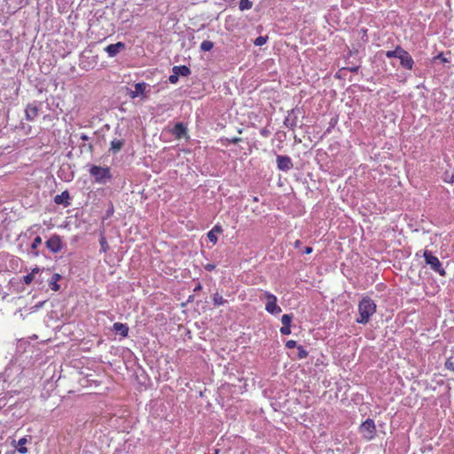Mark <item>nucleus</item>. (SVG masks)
I'll return each mask as SVG.
<instances>
[{
  "label": "nucleus",
  "instance_id": "09e8293b",
  "mask_svg": "<svg viewBox=\"0 0 454 454\" xmlns=\"http://www.w3.org/2000/svg\"><path fill=\"white\" fill-rule=\"evenodd\" d=\"M200 286H197V288H194V291H197V289H200Z\"/></svg>",
  "mask_w": 454,
  "mask_h": 454
},
{
  "label": "nucleus",
  "instance_id": "412c9836",
  "mask_svg": "<svg viewBox=\"0 0 454 454\" xmlns=\"http://www.w3.org/2000/svg\"><path fill=\"white\" fill-rule=\"evenodd\" d=\"M212 301L215 306H222L227 302V301L218 293L213 294Z\"/></svg>",
  "mask_w": 454,
  "mask_h": 454
},
{
  "label": "nucleus",
  "instance_id": "a19ab883",
  "mask_svg": "<svg viewBox=\"0 0 454 454\" xmlns=\"http://www.w3.org/2000/svg\"><path fill=\"white\" fill-rule=\"evenodd\" d=\"M313 249L311 247H307L305 249H304V253L309 254L310 253H312Z\"/></svg>",
  "mask_w": 454,
  "mask_h": 454
},
{
  "label": "nucleus",
  "instance_id": "2f4dec72",
  "mask_svg": "<svg viewBox=\"0 0 454 454\" xmlns=\"http://www.w3.org/2000/svg\"><path fill=\"white\" fill-rule=\"evenodd\" d=\"M280 333H281V334H283V335H289V334L291 333V328H290V326L283 325V326L280 328Z\"/></svg>",
  "mask_w": 454,
  "mask_h": 454
},
{
  "label": "nucleus",
  "instance_id": "f257e3e1",
  "mask_svg": "<svg viewBox=\"0 0 454 454\" xmlns=\"http://www.w3.org/2000/svg\"><path fill=\"white\" fill-rule=\"evenodd\" d=\"M376 308L375 302L371 298L364 297L358 303V317L356 321L362 325L367 324L376 312Z\"/></svg>",
  "mask_w": 454,
  "mask_h": 454
},
{
  "label": "nucleus",
  "instance_id": "c03bdc74",
  "mask_svg": "<svg viewBox=\"0 0 454 454\" xmlns=\"http://www.w3.org/2000/svg\"><path fill=\"white\" fill-rule=\"evenodd\" d=\"M0 294H3V295H2V298H3V299H4V298H5V296H6V294H3V292H2V286H1V285H0Z\"/></svg>",
  "mask_w": 454,
  "mask_h": 454
},
{
  "label": "nucleus",
  "instance_id": "473e14b6",
  "mask_svg": "<svg viewBox=\"0 0 454 454\" xmlns=\"http://www.w3.org/2000/svg\"><path fill=\"white\" fill-rule=\"evenodd\" d=\"M178 78H179V76L177 74H176V73H173L172 74L169 75L168 81L170 83L175 84L177 82Z\"/></svg>",
  "mask_w": 454,
  "mask_h": 454
},
{
  "label": "nucleus",
  "instance_id": "9d476101",
  "mask_svg": "<svg viewBox=\"0 0 454 454\" xmlns=\"http://www.w3.org/2000/svg\"><path fill=\"white\" fill-rule=\"evenodd\" d=\"M69 200L70 194L67 191H64L60 194H58L54 197V202L57 205H63L64 207L70 205Z\"/></svg>",
  "mask_w": 454,
  "mask_h": 454
},
{
  "label": "nucleus",
  "instance_id": "7ed1b4c3",
  "mask_svg": "<svg viewBox=\"0 0 454 454\" xmlns=\"http://www.w3.org/2000/svg\"><path fill=\"white\" fill-rule=\"evenodd\" d=\"M90 174L95 178L97 183H106L112 178L110 168L108 167L92 166Z\"/></svg>",
  "mask_w": 454,
  "mask_h": 454
},
{
  "label": "nucleus",
  "instance_id": "5701e85b",
  "mask_svg": "<svg viewBox=\"0 0 454 454\" xmlns=\"http://www.w3.org/2000/svg\"><path fill=\"white\" fill-rule=\"evenodd\" d=\"M99 244H100V251L103 253H106L107 250L109 249V246H108L106 237L103 234L100 235Z\"/></svg>",
  "mask_w": 454,
  "mask_h": 454
},
{
  "label": "nucleus",
  "instance_id": "c756f323",
  "mask_svg": "<svg viewBox=\"0 0 454 454\" xmlns=\"http://www.w3.org/2000/svg\"><path fill=\"white\" fill-rule=\"evenodd\" d=\"M207 235L210 242H212L213 244H215L217 242V237L216 234L214 233V231H209Z\"/></svg>",
  "mask_w": 454,
  "mask_h": 454
},
{
  "label": "nucleus",
  "instance_id": "f704fd0d",
  "mask_svg": "<svg viewBox=\"0 0 454 454\" xmlns=\"http://www.w3.org/2000/svg\"><path fill=\"white\" fill-rule=\"evenodd\" d=\"M215 268V264L207 263L205 265V270L207 271H212Z\"/></svg>",
  "mask_w": 454,
  "mask_h": 454
},
{
  "label": "nucleus",
  "instance_id": "2eb2a0df",
  "mask_svg": "<svg viewBox=\"0 0 454 454\" xmlns=\"http://www.w3.org/2000/svg\"><path fill=\"white\" fill-rule=\"evenodd\" d=\"M124 142L125 141L123 138H118V137L114 138L111 141L110 151L114 154L119 153L121 150V148L123 147Z\"/></svg>",
  "mask_w": 454,
  "mask_h": 454
},
{
  "label": "nucleus",
  "instance_id": "c85d7f7f",
  "mask_svg": "<svg viewBox=\"0 0 454 454\" xmlns=\"http://www.w3.org/2000/svg\"><path fill=\"white\" fill-rule=\"evenodd\" d=\"M267 40H268V36H262V35H261V36H258V37L254 40V45H256V46H262L263 44H265V43H267Z\"/></svg>",
  "mask_w": 454,
  "mask_h": 454
},
{
  "label": "nucleus",
  "instance_id": "49530a36",
  "mask_svg": "<svg viewBox=\"0 0 454 454\" xmlns=\"http://www.w3.org/2000/svg\"><path fill=\"white\" fill-rule=\"evenodd\" d=\"M253 200H254V202H257V201H258V198H257V197H254Z\"/></svg>",
  "mask_w": 454,
  "mask_h": 454
},
{
  "label": "nucleus",
  "instance_id": "7c9ffc66",
  "mask_svg": "<svg viewBox=\"0 0 454 454\" xmlns=\"http://www.w3.org/2000/svg\"><path fill=\"white\" fill-rule=\"evenodd\" d=\"M445 368L454 372V362L450 358L445 362Z\"/></svg>",
  "mask_w": 454,
  "mask_h": 454
},
{
  "label": "nucleus",
  "instance_id": "a18cd8bd",
  "mask_svg": "<svg viewBox=\"0 0 454 454\" xmlns=\"http://www.w3.org/2000/svg\"><path fill=\"white\" fill-rule=\"evenodd\" d=\"M88 149H89V151H90V152L92 151L93 146H92V145H91V144H90V145H88Z\"/></svg>",
  "mask_w": 454,
  "mask_h": 454
},
{
  "label": "nucleus",
  "instance_id": "1a4fd4ad",
  "mask_svg": "<svg viewBox=\"0 0 454 454\" xmlns=\"http://www.w3.org/2000/svg\"><path fill=\"white\" fill-rule=\"evenodd\" d=\"M401 66L408 70H411L414 65V61L411 56V54L407 51H403V53L399 56Z\"/></svg>",
  "mask_w": 454,
  "mask_h": 454
},
{
  "label": "nucleus",
  "instance_id": "393cba45",
  "mask_svg": "<svg viewBox=\"0 0 454 454\" xmlns=\"http://www.w3.org/2000/svg\"><path fill=\"white\" fill-rule=\"evenodd\" d=\"M42 244V239L41 237L37 236L34 239L31 248L34 250V255L38 256V252L35 251V249Z\"/></svg>",
  "mask_w": 454,
  "mask_h": 454
},
{
  "label": "nucleus",
  "instance_id": "aec40b11",
  "mask_svg": "<svg viewBox=\"0 0 454 454\" xmlns=\"http://www.w3.org/2000/svg\"><path fill=\"white\" fill-rule=\"evenodd\" d=\"M404 49H403L401 46H397L394 51H387L385 55L387 59L392 58H397L399 59V56L403 53Z\"/></svg>",
  "mask_w": 454,
  "mask_h": 454
},
{
  "label": "nucleus",
  "instance_id": "de8ad7c7",
  "mask_svg": "<svg viewBox=\"0 0 454 454\" xmlns=\"http://www.w3.org/2000/svg\"><path fill=\"white\" fill-rule=\"evenodd\" d=\"M200 286H197V288H194V291H197V289H200Z\"/></svg>",
  "mask_w": 454,
  "mask_h": 454
},
{
  "label": "nucleus",
  "instance_id": "b1692460",
  "mask_svg": "<svg viewBox=\"0 0 454 454\" xmlns=\"http://www.w3.org/2000/svg\"><path fill=\"white\" fill-rule=\"evenodd\" d=\"M253 6V3L250 0H240L239 1V10L246 11L251 9Z\"/></svg>",
  "mask_w": 454,
  "mask_h": 454
},
{
  "label": "nucleus",
  "instance_id": "79ce46f5",
  "mask_svg": "<svg viewBox=\"0 0 454 454\" xmlns=\"http://www.w3.org/2000/svg\"><path fill=\"white\" fill-rule=\"evenodd\" d=\"M80 138H81L82 140H83V141H87V140H89V139H90V137H89L86 134H82V135L80 136Z\"/></svg>",
  "mask_w": 454,
  "mask_h": 454
},
{
  "label": "nucleus",
  "instance_id": "72a5a7b5",
  "mask_svg": "<svg viewBox=\"0 0 454 454\" xmlns=\"http://www.w3.org/2000/svg\"><path fill=\"white\" fill-rule=\"evenodd\" d=\"M286 347L287 348H294L295 347H298L297 346V342L295 340H289L286 342Z\"/></svg>",
  "mask_w": 454,
  "mask_h": 454
},
{
  "label": "nucleus",
  "instance_id": "423d86ee",
  "mask_svg": "<svg viewBox=\"0 0 454 454\" xmlns=\"http://www.w3.org/2000/svg\"><path fill=\"white\" fill-rule=\"evenodd\" d=\"M46 247L51 253H59L63 248V242L61 238L59 235H52L50 239L45 242Z\"/></svg>",
  "mask_w": 454,
  "mask_h": 454
},
{
  "label": "nucleus",
  "instance_id": "ea45409f",
  "mask_svg": "<svg viewBox=\"0 0 454 454\" xmlns=\"http://www.w3.org/2000/svg\"><path fill=\"white\" fill-rule=\"evenodd\" d=\"M445 181L448 183L453 184L454 183V172L450 175V178Z\"/></svg>",
  "mask_w": 454,
  "mask_h": 454
},
{
  "label": "nucleus",
  "instance_id": "f03ea898",
  "mask_svg": "<svg viewBox=\"0 0 454 454\" xmlns=\"http://www.w3.org/2000/svg\"><path fill=\"white\" fill-rule=\"evenodd\" d=\"M423 257L425 259L426 264L429 266V268L438 273L440 276L444 277L446 275L445 269L442 267L440 260L433 254V253L429 250H425L423 253Z\"/></svg>",
  "mask_w": 454,
  "mask_h": 454
},
{
  "label": "nucleus",
  "instance_id": "4c0bfd02",
  "mask_svg": "<svg viewBox=\"0 0 454 454\" xmlns=\"http://www.w3.org/2000/svg\"><path fill=\"white\" fill-rule=\"evenodd\" d=\"M6 405L5 395L0 397V409Z\"/></svg>",
  "mask_w": 454,
  "mask_h": 454
},
{
  "label": "nucleus",
  "instance_id": "bb28decb",
  "mask_svg": "<svg viewBox=\"0 0 454 454\" xmlns=\"http://www.w3.org/2000/svg\"><path fill=\"white\" fill-rule=\"evenodd\" d=\"M292 318H293L292 315L284 314L281 317V323L283 324V325L290 326Z\"/></svg>",
  "mask_w": 454,
  "mask_h": 454
},
{
  "label": "nucleus",
  "instance_id": "ddd939ff",
  "mask_svg": "<svg viewBox=\"0 0 454 454\" xmlns=\"http://www.w3.org/2000/svg\"><path fill=\"white\" fill-rule=\"evenodd\" d=\"M173 135L176 138H182L186 136L187 129L182 122H177L173 128Z\"/></svg>",
  "mask_w": 454,
  "mask_h": 454
},
{
  "label": "nucleus",
  "instance_id": "6e6552de",
  "mask_svg": "<svg viewBox=\"0 0 454 454\" xmlns=\"http://www.w3.org/2000/svg\"><path fill=\"white\" fill-rule=\"evenodd\" d=\"M277 165L278 169L287 171L293 168L292 160L286 155H278L277 157Z\"/></svg>",
  "mask_w": 454,
  "mask_h": 454
},
{
  "label": "nucleus",
  "instance_id": "58836bf2",
  "mask_svg": "<svg viewBox=\"0 0 454 454\" xmlns=\"http://www.w3.org/2000/svg\"><path fill=\"white\" fill-rule=\"evenodd\" d=\"M260 133H261V135H262V137H267L269 136V134H270V131H269L268 129H262L260 131Z\"/></svg>",
  "mask_w": 454,
  "mask_h": 454
},
{
  "label": "nucleus",
  "instance_id": "6ab92c4d",
  "mask_svg": "<svg viewBox=\"0 0 454 454\" xmlns=\"http://www.w3.org/2000/svg\"><path fill=\"white\" fill-rule=\"evenodd\" d=\"M40 269L38 267H35L32 270V271L23 277V281L26 285H29L32 283V281L35 279V277L37 273H39Z\"/></svg>",
  "mask_w": 454,
  "mask_h": 454
},
{
  "label": "nucleus",
  "instance_id": "0eeeda50",
  "mask_svg": "<svg viewBox=\"0 0 454 454\" xmlns=\"http://www.w3.org/2000/svg\"><path fill=\"white\" fill-rule=\"evenodd\" d=\"M126 48V45L122 42H118L116 43L109 44L105 48V51L107 53L108 57L114 58L117 54H119L121 51Z\"/></svg>",
  "mask_w": 454,
  "mask_h": 454
},
{
  "label": "nucleus",
  "instance_id": "a211bd4d",
  "mask_svg": "<svg viewBox=\"0 0 454 454\" xmlns=\"http://www.w3.org/2000/svg\"><path fill=\"white\" fill-rule=\"evenodd\" d=\"M61 276L59 273H54L51 279L49 280V286L53 291H59V285L58 284V281L60 280Z\"/></svg>",
  "mask_w": 454,
  "mask_h": 454
},
{
  "label": "nucleus",
  "instance_id": "dca6fc26",
  "mask_svg": "<svg viewBox=\"0 0 454 454\" xmlns=\"http://www.w3.org/2000/svg\"><path fill=\"white\" fill-rule=\"evenodd\" d=\"M113 330L121 335L122 337L128 336L129 333V326L126 324L122 323H114L113 325Z\"/></svg>",
  "mask_w": 454,
  "mask_h": 454
},
{
  "label": "nucleus",
  "instance_id": "4468645a",
  "mask_svg": "<svg viewBox=\"0 0 454 454\" xmlns=\"http://www.w3.org/2000/svg\"><path fill=\"white\" fill-rule=\"evenodd\" d=\"M284 125L291 129L297 125V116L294 114V110L288 113L287 116L285 118Z\"/></svg>",
  "mask_w": 454,
  "mask_h": 454
},
{
  "label": "nucleus",
  "instance_id": "37998d69",
  "mask_svg": "<svg viewBox=\"0 0 454 454\" xmlns=\"http://www.w3.org/2000/svg\"><path fill=\"white\" fill-rule=\"evenodd\" d=\"M300 245H301V241H300V240H296V241L294 242V247H300Z\"/></svg>",
  "mask_w": 454,
  "mask_h": 454
},
{
  "label": "nucleus",
  "instance_id": "c9c22d12",
  "mask_svg": "<svg viewBox=\"0 0 454 454\" xmlns=\"http://www.w3.org/2000/svg\"><path fill=\"white\" fill-rule=\"evenodd\" d=\"M228 141L231 144L236 145L241 141V138L240 137H232V138L228 139Z\"/></svg>",
  "mask_w": 454,
  "mask_h": 454
},
{
  "label": "nucleus",
  "instance_id": "4be33fe9",
  "mask_svg": "<svg viewBox=\"0 0 454 454\" xmlns=\"http://www.w3.org/2000/svg\"><path fill=\"white\" fill-rule=\"evenodd\" d=\"M27 440L25 437H23L18 441L16 448L20 453L26 454L27 452V449L25 447V444L27 443Z\"/></svg>",
  "mask_w": 454,
  "mask_h": 454
},
{
  "label": "nucleus",
  "instance_id": "a878e982",
  "mask_svg": "<svg viewBox=\"0 0 454 454\" xmlns=\"http://www.w3.org/2000/svg\"><path fill=\"white\" fill-rule=\"evenodd\" d=\"M214 43L211 41L205 40L200 43V50L202 51H209L213 49Z\"/></svg>",
  "mask_w": 454,
  "mask_h": 454
},
{
  "label": "nucleus",
  "instance_id": "39448f33",
  "mask_svg": "<svg viewBox=\"0 0 454 454\" xmlns=\"http://www.w3.org/2000/svg\"><path fill=\"white\" fill-rule=\"evenodd\" d=\"M267 302L265 309L268 313L278 315L281 312V308L277 304V297L270 292L265 291L263 294Z\"/></svg>",
  "mask_w": 454,
  "mask_h": 454
},
{
  "label": "nucleus",
  "instance_id": "cd10ccee",
  "mask_svg": "<svg viewBox=\"0 0 454 454\" xmlns=\"http://www.w3.org/2000/svg\"><path fill=\"white\" fill-rule=\"evenodd\" d=\"M297 349H298L297 356H298L299 359H303L308 356V351L302 346H298Z\"/></svg>",
  "mask_w": 454,
  "mask_h": 454
},
{
  "label": "nucleus",
  "instance_id": "e433bc0d",
  "mask_svg": "<svg viewBox=\"0 0 454 454\" xmlns=\"http://www.w3.org/2000/svg\"><path fill=\"white\" fill-rule=\"evenodd\" d=\"M211 231H214V233H220L222 232V227L220 225H215Z\"/></svg>",
  "mask_w": 454,
  "mask_h": 454
},
{
  "label": "nucleus",
  "instance_id": "f8f14e48",
  "mask_svg": "<svg viewBox=\"0 0 454 454\" xmlns=\"http://www.w3.org/2000/svg\"><path fill=\"white\" fill-rule=\"evenodd\" d=\"M38 107L35 104H29L26 108V118L27 121H34L38 115Z\"/></svg>",
  "mask_w": 454,
  "mask_h": 454
},
{
  "label": "nucleus",
  "instance_id": "20e7f679",
  "mask_svg": "<svg viewBox=\"0 0 454 454\" xmlns=\"http://www.w3.org/2000/svg\"><path fill=\"white\" fill-rule=\"evenodd\" d=\"M359 432L362 436L369 441L374 438L376 435V427L372 419H367L359 427Z\"/></svg>",
  "mask_w": 454,
  "mask_h": 454
},
{
  "label": "nucleus",
  "instance_id": "9b49d317",
  "mask_svg": "<svg viewBox=\"0 0 454 454\" xmlns=\"http://www.w3.org/2000/svg\"><path fill=\"white\" fill-rule=\"evenodd\" d=\"M146 87H147V84L145 82L136 83L134 85V90H130V92H129L130 98H135L144 95Z\"/></svg>",
  "mask_w": 454,
  "mask_h": 454
},
{
  "label": "nucleus",
  "instance_id": "f3484780",
  "mask_svg": "<svg viewBox=\"0 0 454 454\" xmlns=\"http://www.w3.org/2000/svg\"><path fill=\"white\" fill-rule=\"evenodd\" d=\"M173 73H176L178 76H188L191 74V70L188 67L183 66H175L173 67Z\"/></svg>",
  "mask_w": 454,
  "mask_h": 454
}]
</instances>
